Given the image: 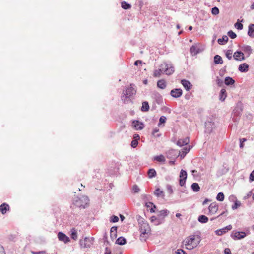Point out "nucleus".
<instances>
[{
	"label": "nucleus",
	"instance_id": "1",
	"mask_svg": "<svg viewBox=\"0 0 254 254\" xmlns=\"http://www.w3.org/2000/svg\"><path fill=\"white\" fill-rule=\"evenodd\" d=\"M200 241V238L195 235L190 236L186 238L183 242L186 249L192 250L197 246Z\"/></svg>",
	"mask_w": 254,
	"mask_h": 254
},
{
	"label": "nucleus",
	"instance_id": "2",
	"mask_svg": "<svg viewBox=\"0 0 254 254\" xmlns=\"http://www.w3.org/2000/svg\"><path fill=\"white\" fill-rule=\"evenodd\" d=\"M89 202V200L88 197L83 196L74 200L73 205L80 208H85L88 205Z\"/></svg>",
	"mask_w": 254,
	"mask_h": 254
},
{
	"label": "nucleus",
	"instance_id": "3",
	"mask_svg": "<svg viewBox=\"0 0 254 254\" xmlns=\"http://www.w3.org/2000/svg\"><path fill=\"white\" fill-rule=\"evenodd\" d=\"M160 67L162 68L163 73H165L168 75L173 74L174 72V68L172 65L167 64L166 63L161 64Z\"/></svg>",
	"mask_w": 254,
	"mask_h": 254
},
{
	"label": "nucleus",
	"instance_id": "4",
	"mask_svg": "<svg viewBox=\"0 0 254 254\" xmlns=\"http://www.w3.org/2000/svg\"><path fill=\"white\" fill-rule=\"evenodd\" d=\"M139 230L142 234H148L150 231L149 224L146 221H140L139 222Z\"/></svg>",
	"mask_w": 254,
	"mask_h": 254
},
{
	"label": "nucleus",
	"instance_id": "5",
	"mask_svg": "<svg viewBox=\"0 0 254 254\" xmlns=\"http://www.w3.org/2000/svg\"><path fill=\"white\" fill-rule=\"evenodd\" d=\"M80 245L83 248H89L92 245V240L87 237L80 240Z\"/></svg>",
	"mask_w": 254,
	"mask_h": 254
},
{
	"label": "nucleus",
	"instance_id": "6",
	"mask_svg": "<svg viewBox=\"0 0 254 254\" xmlns=\"http://www.w3.org/2000/svg\"><path fill=\"white\" fill-rule=\"evenodd\" d=\"M136 93V90L133 87L132 84H130L126 89L124 92V94L126 98H129L132 95Z\"/></svg>",
	"mask_w": 254,
	"mask_h": 254
},
{
	"label": "nucleus",
	"instance_id": "7",
	"mask_svg": "<svg viewBox=\"0 0 254 254\" xmlns=\"http://www.w3.org/2000/svg\"><path fill=\"white\" fill-rule=\"evenodd\" d=\"M219 205L216 202L211 203L208 207L209 213L210 214H214L218 211Z\"/></svg>",
	"mask_w": 254,
	"mask_h": 254
},
{
	"label": "nucleus",
	"instance_id": "8",
	"mask_svg": "<svg viewBox=\"0 0 254 254\" xmlns=\"http://www.w3.org/2000/svg\"><path fill=\"white\" fill-rule=\"evenodd\" d=\"M187 177V173L186 171L184 170H181L179 176V184L180 186H183L185 185Z\"/></svg>",
	"mask_w": 254,
	"mask_h": 254
},
{
	"label": "nucleus",
	"instance_id": "9",
	"mask_svg": "<svg viewBox=\"0 0 254 254\" xmlns=\"http://www.w3.org/2000/svg\"><path fill=\"white\" fill-rule=\"evenodd\" d=\"M58 238L60 241L64 242V243H67L70 242V239L65 234L62 232H59Z\"/></svg>",
	"mask_w": 254,
	"mask_h": 254
},
{
	"label": "nucleus",
	"instance_id": "10",
	"mask_svg": "<svg viewBox=\"0 0 254 254\" xmlns=\"http://www.w3.org/2000/svg\"><path fill=\"white\" fill-rule=\"evenodd\" d=\"M182 90L180 88H176L171 91L170 94L174 98H178L182 96Z\"/></svg>",
	"mask_w": 254,
	"mask_h": 254
},
{
	"label": "nucleus",
	"instance_id": "11",
	"mask_svg": "<svg viewBox=\"0 0 254 254\" xmlns=\"http://www.w3.org/2000/svg\"><path fill=\"white\" fill-rule=\"evenodd\" d=\"M233 57L236 60L242 61L245 59L244 55L243 52L236 51L234 53Z\"/></svg>",
	"mask_w": 254,
	"mask_h": 254
},
{
	"label": "nucleus",
	"instance_id": "12",
	"mask_svg": "<svg viewBox=\"0 0 254 254\" xmlns=\"http://www.w3.org/2000/svg\"><path fill=\"white\" fill-rule=\"evenodd\" d=\"M132 125L136 130H141L144 127L143 124L138 121H133Z\"/></svg>",
	"mask_w": 254,
	"mask_h": 254
},
{
	"label": "nucleus",
	"instance_id": "13",
	"mask_svg": "<svg viewBox=\"0 0 254 254\" xmlns=\"http://www.w3.org/2000/svg\"><path fill=\"white\" fill-rule=\"evenodd\" d=\"M189 138L188 137H186L184 139H179L177 143V145L181 147L184 145H186L189 143Z\"/></svg>",
	"mask_w": 254,
	"mask_h": 254
},
{
	"label": "nucleus",
	"instance_id": "14",
	"mask_svg": "<svg viewBox=\"0 0 254 254\" xmlns=\"http://www.w3.org/2000/svg\"><path fill=\"white\" fill-rule=\"evenodd\" d=\"M9 205L4 203L0 206V211L2 214H5L7 211L9 210Z\"/></svg>",
	"mask_w": 254,
	"mask_h": 254
},
{
	"label": "nucleus",
	"instance_id": "15",
	"mask_svg": "<svg viewBox=\"0 0 254 254\" xmlns=\"http://www.w3.org/2000/svg\"><path fill=\"white\" fill-rule=\"evenodd\" d=\"M181 83L187 90L189 91L191 89L192 85L188 81L185 79L182 80Z\"/></svg>",
	"mask_w": 254,
	"mask_h": 254
},
{
	"label": "nucleus",
	"instance_id": "16",
	"mask_svg": "<svg viewBox=\"0 0 254 254\" xmlns=\"http://www.w3.org/2000/svg\"><path fill=\"white\" fill-rule=\"evenodd\" d=\"M246 234L244 232H237L234 233L233 238L234 239H241L246 237Z\"/></svg>",
	"mask_w": 254,
	"mask_h": 254
},
{
	"label": "nucleus",
	"instance_id": "17",
	"mask_svg": "<svg viewBox=\"0 0 254 254\" xmlns=\"http://www.w3.org/2000/svg\"><path fill=\"white\" fill-rule=\"evenodd\" d=\"M190 52L192 55L195 56L200 52V50L196 45H193L190 49Z\"/></svg>",
	"mask_w": 254,
	"mask_h": 254
},
{
	"label": "nucleus",
	"instance_id": "18",
	"mask_svg": "<svg viewBox=\"0 0 254 254\" xmlns=\"http://www.w3.org/2000/svg\"><path fill=\"white\" fill-rule=\"evenodd\" d=\"M249 69V65L246 63L241 64L239 66V70L242 72L248 71Z\"/></svg>",
	"mask_w": 254,
	"mask_h": 254
},
{
	"label": "nucleus",
	"instance_id": "19",
	"mask_svg": "<svg viewBox=\"0 0 254 254\" xmlns=\"http://www.w3.org/2000/svg\"><path fill=\"white\" fill-rule=\"evenodd\" d=\"M248 34L251 37H254V24H250L249 25Z\"/></svg>",
	"mask_w": 254,
	"mask_h": 254
},
{
	"label": "nucleus",
	"instance_id": "20",
	"mask_svg": "<svg viewBox=\"0 0 254 254\" xmlns=\"http://www.w3.org/2000/svg\"><path fill=\"white\" fill-rule=\"evenodd\" d=\"M117 227L114 226L112 227L111 228L110 230V236L111 239H114L117 237Z\"/></svg>",
	"mask_w": 254,
	"mask_h": 254
},
{
	"label": "nucleus",
	"instance_id": "21",
	"mask_svg": "<svg viewBox=\"0 0 254 254\" xmlns=\"http://www.w3.org/2000/svg\"><path fill=\"white\" fill-rule=\"evenodd\" d=\"M157 87L160 89H164L166 87V82L165 80H159L157 83Z\"/></svg>",
	"mask_w": 254,
	"mask_h": 254
},
{
	"label": "nucleus",
	"instance_id": "22",
	"mask_svg": "<svg viewBox=\"0 0 254 254\" xmlns=\"http://www.w3.org/2000/svg\"><path fill=\"white\" fill-rule=\"evenodd\" d=\"M154 194L158 197L163 198L164 197V193L159 188H157L154 191Z\"/></svg>",
	"mask_w": 254,
	"mask_h": 254
},
{
	"label": "nucleus",
	"instance_id": "23",
	"mask_svg": "<svg viewBox=\"0 0 254 254\" xmlns=\"http://www.w3.org/2000/svg\"><path fill=\"white\" fill-rule=\"evenodd\" d=\"M226 97L227 93L226 90L225 89H222L219 94V99L221 101H223L225 100Z\"/></svg>",
	"mask_w": 254,
	"mask_h": 254
},
{
	"label": "nucleus",
	"instance_id": "24",
	"mask_svg": "<svg viewBox=\"0 0 254 254\" xmlns=\"http://www.w3.org/2000/svg\"><path fill=\"white\" fill-rule=\"evenodd\" d=\"M71 234L70 236L71 238L74 240H76L77 239V231L75 228H72L71 229Z\"/></svg>",
	"mask_w": 254,
	"mask_h": 254
},
{
	"label": "nucleus",
	"instance_id": "25",
	"mask_svg": "<svg viewBox=\"0 0 254 254\" xmlns=\"http://www.w3.org/2000/svg\"><path fill=\"white\" fill-rule=\"evenodd\" d=\"M190 146H186L183 149L182 151L181 154H180V157L181 158H184L186 154L190 150Z\"/></svg>",
	"mask_w": 254,
	"mask_h": 254
},
{
	"label": "nucleus",
	"instance_id": "26",
	"mask_svg": "<svg viewBox=\"0 0 254 254\" xmlns=\"http://www.w3.org/2000/svg\"><path fill=\"white\" fill-rule=\"evenodd\" d=\"M163 73V69L161 67L160 69L155 70L153 72L154 77H159Z\"/></svg>",
	"mask_w": 254,
	"mask_h": 254
},
{
	"label": "nucleus",
	"instance_id": "27",
	"mask_svg": "<svg viewBox=\"0 0 254 254\" xmlns=\"http://www.w3.org/2000/svg\"><path fill=\"white\" fill-rule=\"evenodd\" d=\"M214 62L215 64H221L223 63V60L221 56L217 55L214 56Z\"/></svg>",
	"mask_w": 254,
	"mask_h": 254
},
{
	"label": "nucleus",
	"instance_id": "28",
	"mask_svg": "<svg viewBox=\"0 0 254 254\" xmlns=\"http://www.w3.org/2000/svg\"><path fill=\"white\" fill-rule=\"evenodd\" d=\"M198 220L199 222L202 223H207L208 221V218L207 216L202 215L199 216L198 218Z\"/></svg>",
	"mask_w": 254,
	"mask_h": 254
},
{
	"label": "nucleus",
	"instance_id": "29",
	"mask_svg": "<svg viewBox=\"0 0 254 254\" xmlns=\"http://www.w3.org/2000/svg\"><path fill=\"white\" fill-rule=\"evenodd\" d=\"M116 244L123 245L126 244V239L123 237H120L117 239L116 242Z\"/></svg>",
	"mask_w": 254,
	"mask_h": 254
},
{
	"label": "nucleus",
	"instance_id": "30",
	"mask_svg": "<svg viewBox=\"0 0 254 254\" xmlns=\"http://www.w3.org/2000/svg\"><path fill=\"white\" fill-rule=\"evenodd\" d=\"M228 41V37L225 35L223 36L222 38H220L218 40V42L219 44L223 45L227 43Z\"/></svg>",
	"mask_w": 254,
	"mask_h": 254
},
{
	"label": "nucleus",
	"instance_id": "31",
	"mask_svg": "<svg viewBox=\"0 0 254 254\" xmlns=\"http://www.w3.org/2000/svg\"><path fill=\"white\" fill-rule=\"evenodd\" d=\"M149 109V106L148 104V103L147 102H143L142 103V107H141V110L143 112L148 111Z\"/></svg>",
	"mask_w": 254,
	"mask_h": 254
},
{
	"label": "nucleus",
	"instance_id": "32",
	"mask_svg": "<svg viewBox=\"0 0 254 254\" xmlns=\"http://www.w3.org/2000/svg\"><path fill=\"white\" fill-rule=\"evenodd\" d=\"M235 83L234 80H233L231 77H227L225 79V83L227 85H232Z\"/></svg>",
	"mask_w": 254,
	"mask_h": 254
},
{
	"label": "nucleus",
	"instance_id": "33",
	"mask_svg": "<svg viewBox=\"0 0 254 254\" xmlns=\"http://www.w3.org/2000/svg\"><path fill=\"white\" fill-rule=\"evenodd\" d=\"M145 205L147 208H150V212H155V210L154 209L156 208V206L155 205L153 204V203L150 202H147L146 203Z\"/></svg>",
	"mask_w": 254,
	"mask_h": 254
},
{
	"label": "nucleus",
	"instance_id": "34",
	"mask_svg": "<svg viewBox=\"0 0 254 254\" xmlns=\"http://www.w3.org/2000/svg\"><path fill=\"white\" fill-rule=\"evenodd\" d=\"M156 175V172L154 169H150L148 171V176L150 178H153Z\"/></svg>",
	"mask_w": 254,
	"mask_h": 254
},
{
	"label": "nucleus",
	"instance_id": "35",
	"mask_svg": "<svg viewBox=\"0 0 254 254\" xmlns=\"http://www.w3.org/2000/svg\"><path fill=\"white\" fill-rule=\"evenodd\" d=\"M154 159L160 162H165V158L162 155L155 156Z\"/></svg>",
	"mask_w": 254,
	"mask_h": 254
},
{
	"label": "nucleus",
	"instance_id": "36",
	"mask_svg": "<svg viewBox=\"0 0 254 254\" xmlns=\"http://www.w3.org/2000/svg\"><path fill=\"white\" fill-rule=\"evenodd\" d=\"M191 188L195 192H198L200 190V187L198 183H193L191 185Z\"/></svg>",
	"mask_w": 254,
	"mask_h": 254
},
{
	"label": "nucleus",
	"instance_id": "37",
	"mask_svg": "<svg viewBox=\"0 0 254 254\" xmlns=\"http://www.w3.org/2000/svg\"><path fill=\"white\" fill-rule=\"evenodd\" d=\"M121 6H122V8H123L124 9H130L131 7L130 4L127 3L125 1H123L121 3Z\"/></svg>",
	"mask_w": 254,
	"mask_h": 254
},
{
	"label": "nucleus",
	"instance_id": "38",
	"mask_svg": "<svg viewBox=\"0 0 254 254\" xmlns=\"http://www.w3.org/2000/svg\"><path fill=\"white\" fill-rule=\"evenodd\" d=\"M216 199L217 200L222 201L224 199V195L222 192H219L217 195Z\"/></svg>",
	"mask_w": 254,
	"mask_h": 254
},
{
	"label": "nucleus",
	"instance_id": "39",
	"mask_svg": "<svg viewBox=\"0 0 254 254\" xmlns=\"http://www.w3.org/2000/svg\"><path fill=\"white\" fill-rule=\"evenodd\" d=\"M226 56L229 60H231L232 57V51L231 50H227L226 53Z\"/></svg>",
	"mask_w": 254,
	"mask_h": 254
},
{
	"label": "nucleus",
	"instance_id": "40",
	"mask_svg": "<svg viewBox=\"0 0 254 254\" xmlns=\"http://www.w3.org/2000/svg\"><path fill=\"white\" fill-rule=\"evenodd\" d=\"M211 12H212V14L217 15L219 13V10L217 7H214L212 8Z\"/></svg>",
	"mask_w": 254,
	"mask_h": 254
},
{
	"label": "nucleus",
	"instance_id": "41",
	"mask_svg": "<svg viewBox=\"0 0 254 254\" xmlns=\"http://www.w3.org/2000/svg\"><path fill=\"white\" fill-rule=\"evenodd\" d=\"M215 232L217 235L220 236V235H222V234H223L224 233H225L226 232H227V231L226 230H224V228H222V229L216 230Z\"/></svg>",
	"mask_w": 254,
	"mask_h": 254
},
{
	"label": "nucleus",
	"instance_id": "42",
	"mask_svg": "<svg viewBox=\"0 0 254 254\" xmlns=\"http://www.w3.org/2000/svg\"><path fill=\"white\" fill-rule=\"evenodd\" d=\"M235 27L238 30H242L243 28V25L242 23L237 22L235 24Z\"/></svg>",
	"mask_w": 254,
	"mask_h": 254
},
{
	"label": "nucleus",
	"instance_id": "43",
	"mask_svg": "<svg viewBox=\"0 0 254 254\" xmlns=\"http://www.w3.org/2000/svg\"><path fill=\"white\" fill-rule=\"evenodd\" d=\"M228 36L232 39H234L236 37V34L232 31H229L228 32Z\"/></svg>",
	"mask_w": 254,
	"mask_h": 254
},
{
	"label": "nucleus",
	"instance_id": "44",
	"mask_svg": "<svg viewBox=\"0 0 254 254\" xmlns=\"http://www.w3.org/2000/svg\"><path fill=\"white\" fill-rule=\"evenodd\" d=\"M168 213L169 211L167 210H163L160 211V215L163 217L167 216Z\"/></svg>",
	"mask_w": 254,
	"mask_h": 254
},
{
	"label": "nucleus",
	"instance_id": "45",
	"mask_svg": "<svg viewBox=\"0 0 254 254\" xmlns=\"http://www.w3.org/2000/svg\"><path fill=\"white\" fill-rule=\"evenodd\" d=\"M119 221V218L118 216L113 215L111 217L110 222L115 223Z\"/></svg>",
	"mask_w": 254,
	"mask_h": 254
},
{
	"label": "nucleus",
	"instance_id": "46",
	"mask_svg": "<svg viewBox=\"0 0 254 254\" xmlns=\"http://www.w3.org/2000/svg\"><path fill=\"white\" fill-rule=\"evenodd\" d=\"M132 190L134 193H137L140 190V189L136 185H135L132 187Z\"/></svg>",
	"mask_w": 254,
	"mask_h": 254
},
{
	"label": "nucleus",
	"instance_id": "47",
	"mask_svg": "<svg viewBox=\"0 0 254 254\" xmlns=\"http://www.w3.org/2000/svg\"><path fill=\"white\" fill-rule=\"evenodd\" d=\"M138 145V141L136 140H133L131 142V146L133 148L136 147Z\"/></svg>",
	"mask_w": 254,
	"mask_h": 254
},
{
	"label": "nucleus",
	"instance_id": "48",
	"mask_svg": "<svg viewBox=\"0 0 254 254\" xmlns=\"http://www.w3.org/2000/svg\"><path fill=\"white\" fill-rule=\"evenodd\" d=\"M32 254H46V252L45 251H41L38 252L31 251Z\"/></svg>",
	"mask_w": 254,
	"mask_h": 254
},
{
	"label": "nucleus",
	"instance_id": "49",
	"mask_svg": "<svg viewBox=\"0 0 254 254\" xmlns=\"http://www.w3.org/2000/svg\"><path fill=\"white\" fill-rule=\"evenodd\" d=\"M166 118L165 116H161L159 119L160 123H164L166 122Z\"/></svg>",
	"mask_w": 254,
	"mask_h": 254
},
{
	"label": "nucleus",
	"instance_id": "50",
	"mask_svg": "<svg viewBox=\"0 0 254 254\" xmlns=\"http://www.w3.org/2000/svg\"><path fill=\"white\" fill-rule=\"evenodd\" d=\"M176 254H187V253L182 249H178L176 251Z\"/></svg>",
	"mask_w": 254,
	"mask_h": 254
},
{
	"label": "nucleus",
	"instance_id": "51",
	"mask_svg": "<svg viewBox=\"0 0 254 254\" xmlns=\"http://www.w3.org/2000/svg\"><path fill=\"white\" fill-rule=\"evenodd\" d=\"M0 254H6L3 246L0 245Z\"/></svg>",
	"mask_w": 254,
	"mask_h": 254
},
{
	"label": "nucleus",
	"instance_id": "52",
	"mask_svg": "<svg viewBox=\"0 0 254 254\" xmlns=\"http://www.w3.org/2000/svg\"><path fill=\"white\" fill-rule=\"evenodd\" d=\"M243 50L245 51H249V52H251L252 50H251V48L250 47V46H247L246 47H244V48H243Z\"/></svg>",
	"mask_w": 254,
	"mask_h": 254
},
{
	"label": "nucleus",
	"instance_id": "53",
	"mask_svg": "<svg viewBox=\"0 0 254 254\" xmlns=\"http://www.w3.org/2000/svg\"><path fill=\"white\" fill-rule=\"evenodd\" d=\"M224 254H231V250L229 248H225L224 250Z\"/></svg>",
	"mask_w": 254,
	"mask_h": 254
},
{
	"label": "nucleus",
	"instance_id": "54",
	"mask_svg": "<svg viewBox=\"0 0 254 254\" xmlns=\"http://www.w3.org/2000/svg\"><path fill=\"white\" fill-rule=\"evenodd\" d=\"M224 230H226L227 232L229 230H230L232 228V226L231 225H229L228 226H227L226 227L223 228Z\"/></svg>",
	"mask_w": 254,
	"mask_h": 254
},
{
	"label": "nucleus",
	"instance_id": "55",
	"mask_svg": "<svg viewBox=\"0 0 254 254\" xmlns=\"http://www.w3.org/2000/svg\"><path fill=\"white\" fill-rule=\"evenodd\" d=\"M250 179L251 181H254V170L252 171V172L250 174Z\"/></svg>",
	"mask_w": 254,
	"mask_h": 254
},
{
	"label": "nucleus",
	"instance_id": "56",
	"mask_svg": "<svg viewBox=\"0 0 254 254\" xmlns=\"http://www.w3.org/2000/svg\"><path fill=\"white\" fill-rule=\"evenodd\" d=\"M133 138H134V140L136 139V140L137 141L140 138L139 135L137 134H135L133 136Z\"/></svg>",
	"mask_w": 254,
	"mask_h": 254
},
{
	"label": "nucleus",
	"instance_id": "57",
	"mask_svg": "<svg viewBox=\"0 0 254 254\" xmlns=\"http://www.w3.org/2000/svg\"><path fill=\"white\" fill-rule=\"evenodd\" d=\"M142 61L140 60H137L135 62L134 65H138L139 64H141Z\"/></svg>",
	"mask_w": 254,
	"mask_h": 254
},
{
	"label": "nucleus",
	"instance_id": "58",
	"mask_svg": "<svg viewBox=\"0 0 254 254\" xmlns=\"http://www.w3.org/2000/svg\"><path fill=\"white\" fill-rule=\"evenodd\" d=\"M210 200L207 198L205 199V200L202 203V204L203 205H205L206 204L207 202H209Z\"/></svg>",
	"mask_w": 254,
	"mask_h": 254
},
{
	"label": "nucleus",
	"instance_id": "59",
	"mask_svg": "<svg viewBox=\"0 0 254 254\" xmlns=\"http://www.w3.org/2000/svg\"><path fill=\"white\" fill-rule=\"evenodd\" d=\"M105 254H111V251L107 249H106Z\"/></svg>",
	"mask_w": 254,
	"mask_h": 254
},
{
	"label": "nucleus",
	"instance_id": "60",
	"mask_svg": "<svg viewBox=\"0 0 254 254\" xmlns=\"http://www.w3.org/2000/svg\"><path fill=\"white\" fill-rule=\"evenodd\" d=\"M237 208V203H235V205L232 206L233 209H235Z\"/></svg>",
	"mask_w": 254,
	"mask_h": 254
},
{
	"label": "nucleus",
	"instance_id": "61",
	"mask_svg": "<svg viewBox=\"0 0 254 254\" xmlns=\"http://www.w3.org/2000/svg\"><path fill=\"white\" fill-rule=\"evenodd\" d=\"M246 141V139H245V138H242V139H240V142H242L243 143H244Z\"/></svg>",
	"mask_w": 254,
	"mask_h": 254
},
{
	"label": "nucleus",
	"instance_id": "62",
	"mask_svg": "<svg viewBox=\"0 0 254 254\" xmlns=\"http://www.w3.org/2000/svg\"><path fill=\"white\" fill-rule=\"evenodd\" d=\"M176 216L178 218H179L180 216H181V214L180 213H177L176 214Z\"/></svg>",
	"mask_w": 254,
	"mask_h": 254
},
{
	"label": "nucleus",
	"instance_id": "63",
	"mask_svg": "<svg viewBox=\"0 0 254 254\" xmlns=\"http://www.w3.org/2000/svg\"><path fill=\"white\" fill-rule=\"evenodd\" d=\"M244 146V144L243 142H240V148H243Z\"/></svg>",
	"mask_w": 254,
	"mask_h": 254
},
{
	"label": "nucleus",
	"instance_id": "64",
	"mask_svg": "<svg viewBox=\"0 0 254 254\" xmlns=\"http://www.w3.org/2000/svg\"><path fill=\"white\" fill-rule=\"evenodd\" d=\"M251 8L252 9H254V3H253L252 5H251Z\"/></svg>",
	"mask_w": 254,
	"mask_h": 254
}]
</instances>
